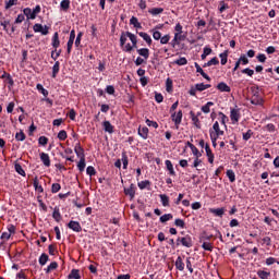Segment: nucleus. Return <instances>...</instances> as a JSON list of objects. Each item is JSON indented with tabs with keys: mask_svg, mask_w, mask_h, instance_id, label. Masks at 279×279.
I'll use <instances>...</instances> for the list:
<instances>
[{
	"mask_svg": "<svg viewBox=\"0 0 279 279\" xmlns=\"http://www.w3.org/2000/svg\"><path fill=\"white\" fill-rule=\"evenodd\" d=\"M209 136H215L219 138V136H223V131L219 128V122H215L213 125V130H209Z\"/></svg>",
	"mask_w": 279,
	"mask_h": 279,
	"instance_id": "obj_1",
	"label": "nucleus"
},
{
	"mask_svg": "<svg viewBox=\"0 0 279 279\" xmlns=\"http://www.w3.org/2000/svg\"><path fill=\"white\" fill-rule=\"evenodd\" d=\"M182 110H179L177 113H171V120L173 121L177 130L180 128V123H182Z\"/></svg>",
	"mask_w": 279,
	"mask_h": 279,
	"instance_id": "obj_2",
	"label": "nucleus"
},
{
	"mask_svg": "<svg viewBox=\"0 0 279 279\" xmlns=\"http://www.w3.org/2000/svg\"><path fill=\"white\" fill-rule=\"evenodd\" d=\"M33 29L35 33H39L41 34L43 36H47V34H49V26L45 25L43 26V24H35L33 26Z\"/></svg>",
	"mask_w": 279,
	"mask_h": 279,
	"instance_id": "obj_3",
	"label": "nucleus"
},
{
	"mask_svg": "<svg viewBox=\"0 0 279 279\" xmlns=\"http://www.w3.org/2000/svg\"><path fill=\"white\" fill-rule=\"evenodd\" d=\"M68 228H70V230H73V232H82V225H80L78 221L71 220L68 223Z\"/></svg>",
	"mask_w": 279,
	"mask_h": 279,
	"instance_id": "obj_4",
	"label": "nucleus"
},
{
	"mask_svg": "<svg viewBox=\"0 0 279 279\" xmlns=\"http://www.w3.org/2000/svg\"><path fill=\"white\" fill-rule=\"evenodd\" d=\"M75 43V29L70 32V37L68 40V53H71V49H73V44Z\"/></svg>",
	"mask_w": 279,
	"mask_h": 279,
	"instance_id": "obj_5",
	"label": "nucleus"
},
{
	"mask_svg": "<svg viewBox=\"0 0 279 279\" xmlns=\"http://www.w3.org/2000/svg\"><path fill=\"white\" fill-rule=\"evenodd\" d=\"M181 245H183V247H193V239L191 235L181 238Z\"/></svg>",
	"mask_w": 279,
	"mask_h": 279,
	"instance_id": "obj_6",
	"label": "nucleus"
},
{
	"mask_svg": "<svg viewBox=\"0 0 279 279\" xmlns=\"http://www.w3.org/2000/svg\"><path fill=\"white\" fill-rule=\"evenodd\" d=\"M230 119L233 123H239V119H241V113H239V109H231Z\"/></svg>",
	"mask_w": 279,
	"mask_h": 279,
	"instance_id": "obj_7",
	"label": "nucleus"
},
{
	"mask_svg": "<svg viewBox=\"0 0 279 279\" xmlns=\"http://www.w3.org/2000/svg\"><path fill=\"white\" fill-rule=\"evenodd\" d=\"M104 131L108 134H114V126L110 123V121L106 120L102 122Z\"/></svg>",
	"mask_w": 279,
	"mask_h": 279,
	"instance_id": "obj_8",
	"label": "nucleus"
},
{
	"mask_svg": "<svg viewBox=\"0 0 279 279\" xmlns=\"http://www.w3.org/2000/svg\"><path fill=\"white\" fill-rule=\"evenodd\" d=\"M194 66L196 69V73H199L202 77H204V80H207V82H210V76H208V74L204 72V70L202 69V66H199L197 62L194 63Z\"/></svg>",
	"mask_w": 279,
	"mask_h": 279,
	"instance_id": "obj_9",
	"label": "nucleus"
},
{
	"mask_svg": "<svg viewBox=\"0 0 279 279\" xmlns=\"http://www.w3.org/2000/svg\"><path fill=\"white\" fill-rule=\"evenodd\" d=\"M40 160L45 165V167H51V159L49 158V154L41 153Z\"/></svg>",
	"mask_w": 279,
	"mask_h": 279,
	"instance_id": "obj_10",
	"label": "nucleus"
},
{
	"mask_svg": "<svg viewBox=\"0 0 279 279\" xmlns=\"http://www.w3.org/2000/svg\"><path fill=\"white\" fill-rule=\"evenodd\" d=\"M124 194L129 195L131 199H134V196L136 195V190L134 189V184H131L130 187H125Z\"/></svg>",
	"mask_w": 279,
	"mask_h": 279,
	"instance_id": "obj_11",
	"label": "nucleus"
},
{
	"mask_svg": "<svg viewBox=\"0 0 279 279\" xmlns=\"http://www.w3.org/2000/svg\"><path fill=\"white\" fill-rule=\"evenodd\" d=\"M74 151L77 156V158H86V156L84 155V148H82V145H80V143H77L74 147Z\"/></svg>",
	"mask_w": 279,
	"mask_h": 279,
	"instance_id": "obj_12",
	"label": "nucleus"
},
{
	"mask_svg": "<svg viewBox=\"0 0 279 279\" xmlns=\"http://www.w3.org/2000/svg\"><path fill=\"white\" fill-rule=\"evenodd\" d=\"M190 116H191V119H192L195 128H197V130H202V124L199 123V118H197V116H195V112L191 111Z\"/></svg>",
	"mask_w": 279,
	"mask_h": 279,
	"instance_id": "obj_13",
	"label": "nucleus"
},
{
	"mask_svg": "<svg viewBox=\"0 0 279 279\" xmlns=\"http://www.w3.org/2000/svg\"><path fill=\"white\" fill-rule=\"evenodd\" d=\"M137 53L145 60H149V49H147V48L137 49Z\"/></svg>",
	"mask_w": 279,
	"mask_h": 279,
	"instance_id": "obj_14",
	"label": "nucleus"
},
{
	"mask_svg": "<svg viewBox=\"0 0 279 279\" xmlns=\"http://www.w3.org/2000/svg\"><path fill=\"white\" fill-rule=\"evenodd\" d=\"M218 90H220V93H230V86H228V84L221 82L217 85Z\"/></svg>",
	"mask_w": 279,
	"mask_h": 279,
	"instance_id": "obj_15",
	"label": "nucleus"
},
{
	"mask_svg": "<svg viewBox=\"0 0 279 279\" xmlns=\"http://www.w3.org/2000/svg\"><path fill=\"white\" fill-rule=\"evenodd\" d=\"M23 12L24 16H26L28 20L31 19L32 21H34V19H36V15L34 14V11L32 9L25 8Z\"/></svg>",
	"mask_w": 279,
	"mask_h": 279,
	"instance_id": "obj_16",
	"label": "nucleus"
},
{
	"mask_svg": "<svg viewBox=\"0 0 279 279\" xmlns=\"http://www.w3.org/2000/svg\"><path fill=\"white\" fill-rule=\"evenodd\" d=\"M251 104L253 106H262L263 105V98H260L258 95H254L252 98H251Z\"/></svg>",
	"mask_w": 279,
	"mask_h": 279,
	"instance_id": "obj_17",
	"label": "nucleus"
},
{
	"mask_svg": "<svg viewBox=\"0 0 279 279\" xmlns=\"http://www.w3.org/2000/svg\"><path fill=\"white\" fill-rule=\"evenodd\" d=\"M149 134V129H147V126H143L142 129H138V135L144 138L147 140V136Z\"/></svg>",
	"mask_w": 279,
	"mask_h": 279,
	"instance_id": "obj_18",
	"label": "nucleus"
},
{
	"mask_svg": "<svg viewBox=\"0 0 279 279\" xmlns=\"http://www.w3.org/2000/svg\"><path fill=\"white\" fill-rule=\"evenodd\" d=\"M162 26H156V28H154L151 32H153V38L154 40H160V38H162V34L157 31V29H160Z\"/></svg>",
	"mask_w": 279,
	"mask_h": 279,
	"instance_id": "obj_19",
	"label": "nucleus"
},
{
	"mask_svg": "<svg viewBox=\"0 0 279 279\" xmlns=\"http://www.w3.org/2000/svg\"><path fill=\"white\" fill-rule=\"evenodd\" d=\"M68 279H82V276H80V270L72 269L70 275L68 276Z\"/></svg>",
	"mask_w": 279,
	"mask_h": 279,
	"instance_id": "obj_20",
	"label": "nucleus"
},
{
	"mask_svg": "<svg viewBox=\"0 0 279 279\" xmlns=\"http://www.w3.org/2000/svg\"><path fill=\"white\" fill-rule=\"evenodd\" d=\"M52 47L53 49H58V47H60V37L58 33H54L52 36Z\"/></svg>",
	"mask_w": 279,
	"mask_h": 279,
	"instance_id": "obj_21",
	"label": "nucleus"
},
{
	"mask_svg": "<svg viewBox=\"0 0 279 279\" xmlns=\"http://www.w3.org/2000/svg\"><path fill=\"white\" fill-rule=\"evenodd\" d=\"M209 213H211L216 217H223L226 209H223V208L209 209Z\"/></svg>",
	"mask_w": 279,
	"mask_h": 279,
	"instance_id": "obj_22",
	"label": "nucleus"
},
{
	"mask_svg": "<svg viewBox=\"0 0 279 279\" xmlns=\"http://www.w3.org/2000/svg\"><path fill=\"white\" fill-rule=\"evenodd\" d=\"M148 12L153 16H158V14H162V12H165V9H162V8H153L150 10H148Z\"/></svg>",
	"mask_w": 279,
	"mask_h": 279,
	"instance_id": "obj_23",
	"label": "nucleus"
},
{
	"mask_svg": "<svg viewBox=\"0 0 279 279\" xmlns=\"http://www.w3.org/2000/svg\"><path fill=\"white\" fill-rule=\"evenodd\" d=\"M138 36H141V38H143L147 45H151V36H149V34L141 32L138 33Z\"/></svg>",
	"mask_w": 279,
	"mask_h": 279,
	"instance_id": "obj_24",
	"label": "nucleus"
},
{
	"mask_svg": "<svg viewBox=\"0 0 279 279\" xmlns=\"http://www.w3.org/2000/svg\"><path fill=\"white\" fill-rule=\"evenodd\" d=\"M175 268L179 269V271H184V262H182V257H178L175 260Z\"/></svg>",
	"mask_w": 279,
	"mask_h": 279,
	"instance_id": "obj_25",
	"label": "nucleus"
},
{
	"mask_svg": "<svg viewBox=\"0 0 279 279\" xmlns=\"http://www.w3.org/2000/svg\"><path fill=\"white\" fill-rule=\"evenodd\" d=\"M217 64H219V59H217V57H214L211 60H209L203 66H204V69H206V66H217Z\"/></svg>",
	"mask_w": 279,
	"mask_h": 279,
	"instance_id": "obj_26",
	"label": "nucleus"
},
{
	"mask_svg": "<svg viewBox=\"0 0 279 279\" xmlns=\"http://www.w3.org/2000/svg\"><path fill=\"white\" fill-rule=\"evenodd\" d=\"M171 219H173V215L172 214H165L159 218V221L161 223H167V221H171Z\"/></svg>",
	"mask_w": 279,
	"mask_h": 279,
	"instance_id": "obj_27",
	"label": "nucleus"
},
{
	"mask_svg": "<svg viewBox=\"0 0 279 279\" xmlns=\"http://www.w3.org/2000/svg\"><path fill=\"white\" fill-rule=\"evenodd\" d=\"M33 186L35 187V191H38V193L45 192V190L43 189V185H39L38 178L34 179Z\"/></svg>",
	"mask_w": 279,
	"mask_h": 279,
	"instance_id": "obj_28",
	"label": "nucleus"
},
{
	"mask_svg": "<svg viewBox=\"0 0 279 279\" xmlns=\"http://www.w3.org/2000/svg\"><path fill=\"white\" fill-rule=\"evenodd\" d=\"M215 106V102L208 101L205 106L202 107V112L208 114L210 112V107Z\"/></svg>",
	"mask_w": 279,
	"mask_h": 279,
	"instance_id": "obj_29",
	"label": "nucleus"
},
{
	"mask_svg": "<svg viewBox=\"0 0 279 279\" xmlns=\"http://www.w3.org/2000/svg\"><path fill=\"white\" fill-rule=\"evenodd\" d=\"M128 38H130L128 35V32H123L120 36V46L121 47L125 46V43H128Z\"/></svg>",
	"mask_w": 279,
	"mask_h": 279,
	"instance_id": "obj_30",
	"label": "nucleus"
},
{
	"mask_svg": "<svg viewBox=\"0 0 279 279\" xmlns=\"http://www.w3.org/2000/svg\"><path fill=\"white\" fill-rule=\"evenodd\" d=\"M166 167L170 175H175V170H173V163H171V160H166Z\"/></svg>",
	"mask_w": 279,
	"mask_h": 279,
	"instance_id": "obj_31",
	"label": "nucleus"
},
{
	"mask_svg": "<svg viewBox=\"0 0 279 279\" xmlns=\"http://www.w3.org/2000/svg\"><path fill=\"white\" fill-rule=\"evenodd\" d=\"M128 36H129V38H130V40H131L133 47L136 48V47H137V44H138V39H136V35H134V34L128 32Z\"/></svg>",
	"mask_w": 279,
	"mask_h": 279,
	"instance_id": "obj_32",
	"label": "nucleus"
},
{
	"mask_svg": "<svg viewBox=\"0 0 279 279\" xmlns=\"http://www.w3.org/2000/svg\"><path fill=\"white\" fill-rule=\"evenodd\" d=\"M60 8L61 10H64L66 12V10L71 8V0H62L60 3Z\"/></svg>",
	"mask_w": 279,
	"mask_h": 279,
	"instance_id": "obj_33",
	"label": "nucleus"
},
{
	"mask_svg": "<svg viewBox=\"0 0 279 279\" xmlns=\"http://www.w3.org/2000/svg\"><path fill=\"white\" fill-rule=\"evenodd\" d=\"M58 73H60V61H57L52 66V77H57Z\"/></svg>",
	"mask_w": 279,
	"mask_h": 279,
	"instance_id": "obj_34",
	"label": "nucleus"
},
{
	"mask_svg": "<svg viewBox=\"0 0 279 279\" xmlns=\"http://www.w3.org/2000/svg\"><path fill=\"white\" fill-rule=\"evenodd\" d=\"M130 24L133 25L134 27H136V29H141V27H143L141 25V23L138 22V19L132 16L130 20Z\"/></svg>",
	"mask_w": 279,
	"mask_h": 279,
	"instance_id": "obj_35",
	"label": "nucleus"
},
{
	"mask_svg": "<svg viewBox=\"0 0 279 279\" xmlns=\"http://www.w3.org/2000/svg\"><path fill=\"white\" fill-rule=\"evenodd\" d=\"M219 58L221 59V64L226 65L228 64V50L219 54Z\"/></svg>",
	"mask_w": 279,
	"mask_h": 279,
	"instance_id": "obj_36",
	"label": "nucleus"
},
{
	"mask_svg": "<svg viewBox=\"0 0 279 279\" xmlns=\"http://www.w3.org/2000/svg\"><path fill=\"white\" fill-rule=\"evenodd\" d=\"M48 260H49V255L43 253L39 257V265L45 266L47 265Z\"/></svg>",
	"mask_w": 279,
	"mask_h": 279,
	"instance_id": "obj_37",
	"label": "nucleus"
},
{
	"mask_svg": "<svg viewBox=\"0 0 279 279\" xmlns=\"http://www.w3.org/2000/svg\"><path fill=\"white\" fill-rule=\"evenodd\" d=\"M151 182H149V180H145L142 182L137 183L138 189H141V191H143L144 189H147V186H150Z\"/></svg>",
	"mask_w": 279,
	"mask_h": 279,
	"instance_id": "obj_38",
	"label": "nucleus"
},
{
	"mask_svg": "<svg viewBox=\"0 0 279 279\" xmlns=\"http://www.w3.org/2000/svg\"><path fill=\"white\" fill-rule=\"evenodd\" d=\"M211 53H213V49L209 47H205L201 56L202 60H206V57L210 56Z\"/></svg>",
	"mask_w": 279,
	"mask_h": 279,
	"instance_id": "obj_39",
	"label": "nucleus"
},
{
	"mask_svg": "<svg viewBox=\"0 0 279 279\" xmlns=\"http://www.w3.org/2000/svg\"><path fill=\"white\" fill-rule=\"evenodd\" d=\"M257 276L260 278V279H269V276H271V272H267L265 270H258L257 271Z\"/></svg>",
	"mask_w": 279,
	"mask_h": 279,
	"instance_id": "obj_40",
	"label": "nucleus"
},
{
	"mask_svg": "<svg viewBox=\"0 0 279 279\" xmlns=\"http://www.w3.org/2000/svg\"><path fill=\"white\" fill-rule=\"evenodd\" d=\"M227 178L229 179L230 182L236 181V174H234L233 170H227Z\"/></svg>",
	"mask_w": 279,
	"mask_h": 279,
	"instance_id": "obj_41",
	"label": "nucleus"
},
{
	"mask_svg": "<svg viewBox=\"0 0 279 279\" xmlns=\"http://www.w3.org/2000/svg\"><path fill=\"white\" fill-rule=\"evenodd\" d=\"M77 167L80 171H84V169H86V157L80 159Z\"/></svg>",
	"mask_w": 279,
	"mask_h": 279,
	"instance_id": "obj_42",
	"label": "nucleus"
},
{
	"mask_svg": "<svg viewBox=\"0 0 279 279\" xmlns=\"http://www.w3.org/2000/svg\"><path fill=\"white\" fill-rule=\"evenodd\" d=\"M162 206H169V196L167 194L159 195Z\"/></svg>",
	"mask_w": 279,
	"mask_h": 279,
	"instance_id": "obj_43",
	"label": "nucleus"
},
{
	"mask_svg": "<svg viewBox=\"0 0 279 279\" xmlns=\"http://www.w3.org/2000/svg\"><path fill=\"white\" fill-rule=\"evenodd\" d=\"M174 64H178L179 66H184L185 64H189V61L186 60V58L181 57L180 59L174 61Z\"/></svg>",
	"mask_w": 279,
	"mask_h": 279,
	"instance_id": "obj_44",
	"label": "nucleus"
},
{
	"mask_svg": "<svg viewBox=\"0 0 279 279\" xmlns=\"http://www.w3.org/2000/svg\"><path fill=\"white\" fill-rule=\"evenodd\" d=\"M53 269H58V263L52 262L47 268H46V274H50V271H53Z\"/></svg>",
	"mask_w": 279,
	"mask_h": 279,
	"instance_id": "obj_45",
	"label": "nucleus"
},
{
	"mask_svg": "<svg viewBox=\"0 0 279 279\" xmlns=\"http://www.w3.org/2000/svg\"><path fill=\"white\" fill-rule=\"evenodd\" d=\"M182 40H186V35H182V33H175L174 34V41H182Z\"/></svg>",
	"mask_w": 279,
	"mask_h": 279,
	"instance_id": "obj_46",
	"label": "nucleus"
},
{
	"mask_svg": "<svg viewBox=\"0 0 279 279\" xmlns=\"http://www.w3.org/2000/svg\"><path fill=\"white\" fill-rule=\"evenodd\" d=\"M203 250H205L206 252H213V244L210 242H204L202 244Z\"/></svg>",
	"mask_w": 279,
	"mask_h": 279,
	"instance_id": "obj_47",
	"label": "nucleus"
},
{
	"mask_svg": "<svg viewBox=\"0 0 279 279\" xmlns=\"http://www.w3.org/2000/svg\"><path fill=\"white\" fill-rule=\"evenodd\" d=\"M159 40H160V45H167L169 44V40H171V35H165Z\"/></svg>",
	"mask_w": 279,
	"mask_h": 279,
	"instance_id": "obj_48",
	"label": "nucleus"
},
{
	"mask_svg": "<svg viewBox=\"0 0 279 279\" xmlns=\"http://www.w3.org/2000/svg\"><path fill=\"white\" fill-rule=\"evenodd\" d=\"M37 90H40L41 95H44V97H47L49 95V92L47 89H45V87L41 84H37Z\"/></svg>",
	"mask_w": 279,
	"mask_h": 279,
	"instance_id": "obj_49",
	"label": "nucleus"
},
{
	"mask_svg": "<svg viewBox=\"0 0 279 279\" xmlns=\"http://www.w3.org/2000/svg\"><path fill=\"white\" fill-rule=\"evenodd\" d=\"M86 173H87V175H90V178H93V175H96L97 171L95 170V167L89 166L86 169Z\"/></svg>",
	"mask_w": 279,
	"mask_h": 279,
	"instance_id": "obj_50",
	"label": "nucleus"
},
{
	"mask_svg": "<svg viewBox=\"0 0 279 279\" xmlns=\"http://www.w3.org/2000/svg\"><path fill=\"white\" fill-rule=\"evenodd\" d=\"M26 136L23 131H20L19 133L15 134V141H25Z\"/></svg>",
	"mask_w": 279,
	"mask_h": 279,
	"instance_id": "obj_51",
	"label": "nucleus"
},
{
	"mask_svg": "<svg viewBox=\"0 0 279 279\" xmlns=\"http://www.w3.org/2000/svg\"><path fill=\"white\" fill-rule=\"evenodd\" d=\"M15 171L20 175H25V170H23V167L21 166V163H15Z\"/></svg>",
	"mask_w": 279,
	"mask_h": 279,
	"instance_id": "obj_52",
	"label": "nucleus"
},
{
	"mask_svg": "<svg viewBox=\"0 0 279 279\" xmlns=\"http://www.w3.org/2000/svg\"><path fill=\"white\" fill-rule=\"evenodd\" d=\"M174 226H177V228H184V226H186V223H184V220L177 218L174 220Z\"/></svg>",
	"mask_w": 279,
	"mask_h": 279,
	"instance_id": "obj_53",
	"label": "nucleus"
},
{
	"mask_svg": "<svg viewBox=\"0 0 279 279\" xmlns=\"http://www.w3.org/2000/svg\"><path fill=\"white\" fill-rule=\"evenodd\" d=\"M146 124L148 125V128H155V130H158V122H156V121H151V120L147 119Z\"/></svg>",
	"mask_w": 279,
	"mask_h": 279,
	"instance_id": "obj_54",
	"label": "nucleus"
},
{
	"mask_svg": "<svg viewBox=\"0 0 279 279\" xmlns=\"http://www.w3.org/2000/svg\"><path fill=\"white\" fill-rule=\"evenodd\" d=\"M82 36H84V34L82 32H80L76 36V39H75V47H80V45L82 44Z\"/></svg>",
	"mask_w": 279,
	"mask_h": 279,
	"instance_id": "obj_55",
	"label": "nucleus"
},
{
	"mask_svg": "<svg viewBox=\"0 0 279 279\" xmlns=\"http://www.w3.org/2000/svg\"><path fill=\"white\" fill-rule=\"evenodd\" d=\"M66 137H68L66 131L62 130V131H60V132L58 133V138H59V141H66Z\"/></svg>",
	"mask_w": 279,
	"mask_h": 279,
	"instance_id": "obj_56",
	"label": "nucleus"
},
{
	"mask_svg": "<svg viewBox=\"0 0 279 279\" xmlns=\"http://www.w3.org/2000/svg\"><path fill=\"white\" fill-rule=\"evenodd\" d=\"M52 217L57 221H60V219H62V216L60 215V210L59 209H54V211L52 213Z\"/></svg>",
	"mask_w": 279,
	"mask_h": 279,
	"instance_id": "obj_57",
	"label": "nucleus"
},
{
	"mask_svg": "<svg viewBox=\"0 0 279 279\" xmlns=\"http://www.w3.org/2000/svg\"><path fill=\"white\" fill-rule=\"evenodd\" d=\"M16 3H19V0H9L5 3V10H10V8H12V5H16Z\"/></svg>",
	"mask_w": 279,
	"mask_h": 279,
	"instance_id": "obj_58",
	"label": "nucleus"
},
{
	"mask_svg": "<svg viewBox=\"0 0 279 279\" xmlns=\"http://www.w3.org/2000/svg\"><path fill=\"white\" fill-rule=\"evenodd\" d=\"M190 149H192V153L194 154V156H196V158H199V156H202V154H199V150L197 149V147H195V145H190Z\"/></svg>",
	"mask_w": 279,
	"mask_h": 279,
	"instance_id": "obj_59",
	"label": "nucleus"
},
{
	"mask_svg": "<svg viewBox=\"0 0 279 279\" xmlns=\"http://www.w3.org/2000/svg\"><path fill=\"white\" fill-rule=\"evenodd\" d=\"M238 62H240V63L242 62V64H250V60L247 59V57L245 54H241Z\"/></svg>",
	"mask_w": 279,
	"mask_h": 279,
	"instance_id": "obj_60",
	"label": "nucleus"
},
{
	"mask_svg": "<svg viewBox=\"0 0 279 279\" xmlns=\"http://www.w3.org/2000/svg\"><path fill=\"white\" fill-rule=\"evenodd\" d=\"M165 100V97L162 96V94H155V101H157V104H162V101Z\"/></svg>",
	"mask_w": 279,
	"mask_h": 279,
	"instance_id": "obj_61",
	"label": "nucleus"
},
{
	"mask_svg": "<svg viewBox=\"0 0 279 279\" xmlns=\"http://www.w3.org/2000/svg\"><path fill=\"white\" fill-rule=\"evenodd\" d=\"M62 189L59 183H53L51 186V193H58Z\"/></svg>",
	"mask_w": 279,
	"mask_h": 279,
	"instance_id": "obj_62",
	"label": "nucleus"
},
{
	"mask_svg": "<svg viewBox=\"0 0 279 279\" xmlns=\"http://www.w3.org/2000/svg\"><path fill=\"white\" fill-rule=\"evenodd\" d=\"M252 134H254L252 130H248L246 133H243V141H250V138H252Z\"/></svg>",
	"mask_w": 279,
	"mask_h": 279,
	"instance_id": "obj_63",
	"label": "nucleus"
},
{
	"mask_svg": "<svg viewBox=\"0 0 279 279\" xmlns=\"http://www.w3.org/2000/svg\"><path fill=\"white\" fill-rule=\"evenodd\" d=\"M38 143H39V145H47V143H49V138H47L46 136H40L39 138H38Z\"/></svg>",
	"mask_w": 279,
	"mask_h": 279,
	"instance_id": "obj_64",
	"label": "nucleus"
}]
</instances>
